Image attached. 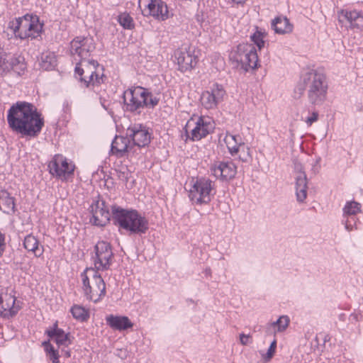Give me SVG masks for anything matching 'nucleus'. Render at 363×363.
Returning a JSON list of instances; mask_svg holds the SVG:
<instances>
[{
  "mask_svg": "<svg viewBox=\"0 0 363 363\" xmlns=\"http://www.w3.org/2000/svg\"><path fill=\"white\" fill-rule=\"evenodd\" d=\"M9 128L23 136L37 137L44 126V119L35 106L26 101H17L7 111Z\"/></svg>",
  "mask_w": 363,
  "mask_h": 363,
  "instance_id": "obj_1",
  "label": "nucleus"
},
{
  "mask_svg": "<svg viewBox=\"0 0 363 363\" xmlns=\"http://www.w3.org/2000/svg\"><path fill=\"white\" fill-rule=\"evenodd\" d=\"M301 81L303 87L298 86L295 93L298 91L299 96L303 90L306 91L308 102L313 106L322 105L327 99L328 85L325 74L318 69H311L303 74Z\"/></svg>",
  "mask_w": 363,
  "mask_h": 363,
  "instance_id": "obj_2",
  "label": "nucleus"
},
{
  "mask_svg": "<svg viewBox=\"0 0 363 363\" xmlns=\"http://www.w3.org/2000/svg\"><path fill=\"white\" fill-rule=\"evenodd\" d=\"M112 220L114 225L131 234H145L149 228L147 219L138 211L125 209L116 205L112 206Z\"/></svg>",
  "mask_w": 363,
  "mask_h": 363,
  "instance_id": "obj_3",
  "label": "nucleus"
},
{
  "mask_svg": "<svg viewBox=\"0 0 363 363\" xmlns=\"http://www.w3.org/2000/svg\"><path fill=\"white\" fill-rule=\"evenodd\" d=\"M124 109L131 113H140V109L154 108L160 102V99L147 89L142 86L128 88L123 94Z\"/></svg>",
  "mask_w": 363,
  "mask_h": 363,
  "instance_id": "obj_4",
  "label": "nucleus"
},
{
  "mask_svg": "<svg viewBox=\"0 0 363 363\" xmlns=\"http://www.w3.org/2000/svg\"><path fill=\"white\" fill-rule=\"evenodd\" d=\"M99 62L94 60H79L74 68L75 77L86 87H89L91 84L99 85L104 82V74L99 76Z\"/></svg>",
  "mask_w": 363,
  "mask_h": 363,
  "instance_id": "obj_5",
  "label": "nucleus"
},
{
  "mask_svg": "<svg viewBox=\"0 0 363 363\" xmlns=\"http://www.w3.org/2000/svg\"><path fill=\"white\" fill-rule=\"evenodd\" d=\"M214 182L208 178H197L189 191V197L196 204L208 203L216 194Z\"/></svg>",
  "mask_w": 363,
  "mask_h": 363,
  "instance_id": "obj_6",
  "label": "nucleus"
},
{
  "mask_svg": "<svg viewBox=\"0 0 363 363\" xmlns=\"http://www.w3.org/2000/svg\"><path fill=\"white\" fill-rule=\"evenodd\" d=\"M93 273L91 282L86 274V270L81 274L82 288L86 298L97 303L106 296V284L97 272L93 271Z\"/></svg>",
  "mask_w": 363,
  "mask_h": 363,
  "instance_id": "obj_7",
  "label": "nucleus"
},
{
  "mask_svg": "<svg viewBox=\"0 0 363 363\" xmlns=\"http://www.w3.org/2000/svg\"><path fill=\"white\" fill-rule=\"evenodd\" d=\"M233 58L240 64L241 67L246 72L250 69H255L257 67L258 56L252 44H239L237 46Z\"/></svg>",
  "mask_w": 363,
  "mask_h": 363,
  "instance_id": "obj_8",
  "label": "nucleus"
},
{
  "mask_svg": "<svg viewBox=\"0 0 363 363\" xmlns=\"http://www.w3.org/2000/svg\"><path fill=\"white\" fill-rule=\"evenodd\" d=\"M94 266L98 270H107L111 264L113 252L111 245L104 240L99 241L94 246Z\"/></svg>",
  "mask_w": 363,
  "mask_h": 363,
  "instance_id": "obj_9",
  "label": "nucleus"
},
{
  "mask_svg": "<svg viewBox=\"0 0 363 363\" xmlns=\"http://www.w3.org/2000/svg\"><path fill=\"white\" fill-rule=\"evenodd\" d=\"M96 48L94 40L91 36H77L70 43V52L72 55H77L80 60H89L91 52Z\"/></svg>",
  "mask_w": 363,
  "mask_h": 363,
  "instance_id": "obj_10",
  "label": "nucleus"
},
{
  "mask_svg": "<svg viewBox=\"0 0 363 363\" xmlns=\"http://www.w3.org/2000/svg\"><path fill=\"white\" fill-rule=\"evenodd\" d=\"M225 91L222 85L213 84L209 90L202 92L200 96L201 105L206 109H214L223 100Z\"/></svg>",
  "mask_w": 363,
  "mask_h": 363,
  "instance_id": "obj_11",
  "label": "nucleus"
},
{
  "mask_svg": "<svg viewBox=\"0 0 363 363\" xmlns=\"http://www.w3.org/2000/svg\"><path fill=\"white\" fill-rule=\"evenodd\" d=\"M89 212L92 215L90 222L96 226L103 227L110 220L112 212L110 213L106 202L103 200H96L90 206Z\"/></svg>",
  "mask_w": 363,
  "mask_h": 363,
  "instance_id": "obj_12",
  "label": "nucleus"
},
{
  "mask_svg": "<svg viewBox=\"0 0 363 363\" xmlns=\"http://www.w3.org/2000/svg\"><path fill=\"white\" fill-rule=\"evenodd\" d=\"M126 135L133 142V147H143L150 143V133L145 125L140 123L130 125L126 130Z\"/></svg>",
  "mask_w": 363,
  "mask_h": 363,
  "instance_id": "obj_13",
  "label": "nucleus"
},
{
  "mask_svg": "<svg viewBox=\"0 0 363 363\" xmlns=\"http://www.w3.org/2000/svg\"><path fill=\"white\" fill-rule=\"evenodd\" d=\"M74 167V164L69 163L67 159L61 155H55L48 164L50 173L52 175L64 179L73 174Z\"/></svg>",
  "mask_w": 363,
  "mask_h": 363,
  "instance_id": "obj_14",
  "label": "nucleus"
},
{
  "mask_svg": "<svg viewBox=\"0 0 363 363\" xmlns=\"http://www.w3.org/2000/svg\"><path fill=\"white\" fill-rule=\"evenodd\" d=\"M194 52V49L186 45L182 46L175 52L179 69L181 72H184L196 67L198 60L197 56Z\"/></svg>",
  "mask_w": 363,
  "mask_h": 363,
  "instance_id": "obj_15",
  "label": "nucleus"
},
{
  "mask_svg": "<svg viewBox=\"0 0 363 363\" xmlns=\"http://www.w3.org/2000/svg\"><path fill=\"white\" fill-rule=\"evenodd\" d=\"M212 175L222 181H229L235 177L237 167L231 160L216 162L210 167Z\"/></svg>",
  "mask_w": 363,
  "mask_h": 363,
  "instance_id": "obj_16",
  "label": "nucleus"
},
{
  "mask_svg": "<svg viewBox=\"0 0 363 363\" xmlns=\"http://www.w3.org/2000/svg\"><path fill=\"white\" fill-rule=\"evenodd\" d=\"M340 23H349V27L358 30H363V13L357 10L342 9L337 11Z\"/></svg>",
  "mask_w": 363,
  "mask_h": 363,
  "instance_id": "obj_17",
  "label": "nucleus"
},
{
  "mask_svg": "<svg viewBox=\"0 0 363 363\" xmlns=\"http://www.w3.org/2000/svg\"><path fill=\"white\" fill-rule=\"evenodd\" d=\"M143 12L145 16H152L159 21H165L170 17L167 5L162 0H150L147 9Z\"/></svg>",
  "mask_w": 363,
  "mask_h": 363,
  "instance_id": "obj_18",
  "label": "nucleus"
},
{
  "mask_svg": "<svg viewBox=\"0 0 363 363\" xmlns=\"http://www.w3.org/2000/svg\"><path fill=\"white\" fill-rule=\"evenodd\" d=\"M296 176V195L298 202H303L307 196V177L303 166L299 162L294 163Z\"/></svg>",
  "mask_w": 363,
  "mask_h": 363,
  "instance_id": "obj_19",
  "label": "nucleus"
},
{
  "mask_svg": "<svg viewBox=\"0 0 363 363\" xmlns=\"http://www.w3.org/2000/svg\"><path fill=\"white\" fill-rule=\"evenodd\" d=\"M33 16V14L27 13L22 17L16 18L9 22V28L13 30L16 37L22 40L26 39L28 34H26V30Z\"/></svg>",
  "mask_w": 363,
  "mask_h": 363,
  "instance_id": "obj_20",
  "label": "nucleus"
},
{
  "mask_svg": "<svg viewBox=\"0 0 363 363\" xmlns=\"http://www.w3.org/2000/svg\"><path fill=\"white\" fill-rule=\"evenodd\" d=\"M14 296L6 294L0 296V315L9 319L15 316L19 311V307L15 305Z\"/></svg>",
  "mask_w": 363,
  "mask_h": 363,
  "instance_id": "obj_21",
  "label": "nucleus"
},
{
  "mask_svg": "<svg viewBox=\"0 0 363 363\" xmlns=\"http://www.w3.org/2000/svg\"><path fill=\"white\" fill-rule=\"evenodd\" d=\"M133 145L130 144L129 138L121 135H116L111 143V154L118 158L123 157L126 153L131 151Z\"/></svg>",
  "mask_w": 363,
  "mask_h": 363,
  "instance_id": "obj_22",
  "label": "nucleus"
},
{
  "mask_svg": "<svg viewBox=\"0 0 363 363\" xmlns=\"http://www.w3.org/2000/svg\"><path fill=\"white\" fill-rule=\"evenodd\" d=\"M26 69L25 59L23 56L11 57L6 59V56L3 57L2 66L1 67V74L4 72H9L12 69L18 74H21Z\"/></svg>",
  "mask_w": 363,
  "mask_h": 363,
  "instance_id": "obj_23",
  "label": "nucleus"
},
{
  "mask_svg": "<svg viewBox=\"0 0 363 363\" xmlns=\"http://www.w3.org/2000/svg\"><path fill=\"white\" fill-rule=\"evenodd\" d=\"M213 128L210 118L208 120L200 117L196 123V126L191 130V140H199L210 133Z\"/></svg>",
  "mask_w": 363,
  "mask_h": 363,
  "instance_id": "obj_24",
  "label": "nucleus"
},
{
  "mask_svg": "<svg viewBox=\"0 0 363 363\" xmlns=\"http://www.w3.org/2000/svg\"><path fill=\"white\" fill-rule=\"evenodd\" d=\"M106 321L112 329L120 331L130 328L133 325L127 316L109 315L106 317Z\"/></svg>",
  "mask_w": 363,
  "mask_h": 363,
  "instance_id": "obj_25",
  "label": "nucleus"
},
{
  "mask_svg": "<svg viewBox=\"0 0 363 363\" xmlns=\"http://www.w3.org/2000/svg\"><path fill=\"white\" fill-rule=\"evenodd\" d=\"M225 143L231 155H235L240 152L241 150L243 151L245 149V145L242 141V138L240 135H234L231 134H227L225 137Z\"/></svg>",
  "mask_w": 363,
  "mask_h": 363,
  "instance_id": "obj_26",
  "label": "nucleus"
},
{
  "mask_svg": "<svg viewBox=\"0 0 363 363\" xmlns=\"http://www.w3.org/2000/svg\"><path fill=\"white\" fill-rule=\"evenodd\" d=\"M272 28L278 34L289 33L293 30V26L286 17L278 16L272 22Z\"/></svg>",
  "mask_w": 363,
  "mask_h": 363,
  "instance_id": "obj_27",
  "label": "nucleus"
},
{
  "mask_svg": "<svg viewBox=\"0 0 363 363\" xmlns=\"http://www.w3.org/2000/svg\"><path fill=\"white\" fill-rule=\"evenodd\" d=\"M0 209L8 214L13 213L15 209L14 198L4 190L0 191Z\"/></svg>",
  "mask_w": 363,
  "mask_h": 363,
  "instance_id": "obj_28",
  "label": "nucleus"
},
{
  "mask_svg": "<svg viewBox=\"0 0 363 363\" xmlns=\"http://www.w3.org/2000/svg\"><path fill=\"white\" fill-rule=\"evenodd\" d=\"M24 247L34 253L35 256L40 257L43 253V247H39V241L33 235L30 234L25 237L23 241Z\"/></svg>",
  "mask_w": 363,
  "mask_h": 363,
  "instance_id": "obj_29",
  "label": "nucleus"
},
{
  "mask_svg": "<svg viewBox=\"0 0 363 363\" xmlns=\"http://www.w3.org/2000/svg\"><path fill=\"white\" fill-rule=\"evenodd\" d=\"M50 333L51 335L48 337L51 340L55 342L58 347H67L72 342L69 333H65L63 330H57L55 333Z\"/></svg>",
  "mask_w": 363,
  "mask_h": 363,
  "instance_id": "obj_30",
  "label": "nucleus"
},
{
  "mask_svg": "<svg viewBox=\"0 0 363 363\" xmlns=\"http://www.w3.org/2000/svg\"><path fill=\"white\" fill-rule=\"evenodd\" d=\"M42 29L43 24L40 23L38 16L34 15L33 18H32L26 30V34H28V38H30L32 39H35L38 38L41 33Z\"/></svg>",
  "mask_w": 363,
  "mask_h": 363,
  "instance_id": "obj_31",
  "label": "nucleus"
},
{
  "mask_svg": "<svg viewBox=\"0 0 363 363\" xmlns=\"http://www.w3.org/2000/svg\"><path fill=\"white\" fill-rule=\"evenodd\" d=\"M117 21L124 29L133 30L135 28L133 18L126 12L120 13Z\"/></svg>",
  "mask_w": 363,
  "mask_h": 363,
  "instance_id": "obj_32",
  "label": "nucleus"
},
{
  "mask_svg": "<svg viewBox=\"0 0 363 363\" xmlns=\"http://www.w3.org/2000/svg\"><path fill=\"white\" fill-rule=\"evenodd\" d=\"M73 317L79 321H86L89 318V312L82 306L74 305L70 310Z\"/></svg>",
  "mask_w": 363,
  "mask_h": 363,
  "instance_id": "obj_33",
  "label": "nucleus"
},
{
  "mask_svg": "<svg viewBox=\"0 0 363 363\" xmlns=\"http://www.w3.org/2000/svg\"><path fill=\"white\" fill-rule=\"evenodd\" d=\"M360 203L356 201H348L343 208V217L354 216L360 211Z\"/></svg>",
  "mask_w": 363,
  "mask_h": 363,
  "instance_id": "obj_34",
  "label": "nucleus"
},
{
  "mask_svg": "<svg viewBox=\"0 0 363 363\" xmlns=\"http://www.w3.org/2000/svg\"><path fill=\"white\" fill-rule=\"evenodd\" d=\"M56 60L52 53H43L41 56L40 67L46 70L52 69L55 66Z\"/></svg>",
  "mask_w": 363,
  "mask_h": 363,
  "instance_id": "obj_35",
  "label": "nucleus"
},
{
  "mask_svg": "<svg viewBox=\"0 0 363 363\" xmlns=\"http://www.w3.org/2000/svg\"><path fill=\"white\" fill-rule=\"evenodd\" d=\"M43 345L45 347V350L48 356L49 359L52 363H59V354L57 350L50 344V340L45 341L43 342Z\"/></svg>",
  "mask_w": 363,
  "mask_h": 363,
  "instance_id": "obj_36",
  "label": "nucleus"
},
{
  "mask_svg": "<svg viewBox=\"0 0 363 363\" xmlns=\"http://www.w3.org/2000/svg\"><path fill=\"white\" fill-rule=\"evenodd\" d=\"M264 33L259 30H257L250 36L252 41L257 46L259 50H261L264 46Z\"/></svg>",
  "mask_w": 363,
  "mask_h": 363,
  "instance_id": "obj_37",
  "label": "nucleus"
},
{
  "mask_svg": "<svg viewBox=\"0 0 363 363\" xmlns=\"http://www.w3.org/2000/svg\"><path fill=\"white\" fill-rule=\"evenodd\" d=\"M342 223L345 225V229L349 232L357 228V219L354 216L343 217Z\"/></svg>",
  "mask_w": 363,
  "mask_h": 363,
  "instance_id": "obj_38",
  "label": "nucleus"
},
{
  "mask_svg": "<svg viewBox=\"0 0 363 363\" xmlns=\"http://www.w3.org/2000/svg\"><path fill=\"white\" fill-rule=\"evenodd\" d=\"M289 318L286 315L281 316L277 321L273 322L275 328H277L278 332L284 331L289 325Z\"/></svg>",
  "mask_w": 363,
  "mask_h": 363,
  "instance_id": "obj_39",
  "label": "nucleus"
},
{
  "mask_svg": "<svg viewBox=\"0 0 363 363\" xmlns=\"http://www.w3.org/2000/svg\"><path fill=\"white\" fill-rule=\"evenodd\" d=\"M276 347H277V340H274L272 342V343L270 344V346H269L266 354L263 355L264 359H265L266 361L270 360L272 358V357L274 356V354L276 350Z\"/></svg>",
  "mask_w": 363,
  "mask_h": 363,
  "instance_id": "obj_40",
  "label": "nucleus"
},
{
  "mask_svg": "<svg viewBox=\"0 0 363 363\" xmlns=\"http://www.w3.org/2000/svg\"><path fill=\"white\" fill-rule=\"evenodd\" d=\"M238 153L239 159L244 162H247L251 158V155L250 154V148L247 146H245L244 151L241 150Z\"/></svg>",
  "mask_w": 363,
  "mask_h": 363,
  "instance_id": "obj_41",
  "label": "nucleus"
},
{
  "mask_svg": "<svg viewBox=\"0 0 363 363\" xmlns=\"http://www.w3.org/2000/svg\"><path fill=\"white\" fill-rule=\"evenodd\" d=\"M240 343L242 345H247L250 343H252V339H251V336L250 335H245L244 333H241L240 335Z\"/></svg>",
  "mask_w": 363,
  "mask_h": 363,
  "instance_id": "obj_42",
  "label": "nucleus"
},
{
  "mask_svg": "<svg viewBox=\"0 0 363 363\" xmlns=\"http://www.w3.org/2000/svg\"><path fill=\"white\" fill-rule=\"evenodd\" d=\"M318 119V113L317 111H314L312 113L311 116L307 118L306 122L308 125H311L314 122L317 121Z\"/></svg>",
  "mask_w": 363,
  "mask_h": 363,
  "instance_id": "obj_43",
  "label": "nucleus"
},
{
  "mask_svg": "<svg viewBox=\"0 0 363 363\" xmlns=\"http://www.w3.org/2000/svg\"><path fill=\"white\" fill-rule=\"evenodd\" d=\"M275 326L273 325V323H269L265 326V333L267 335L275 334Z\"/></svg>",
  "mask_w": 363,
  "mask_h": 363,
  "instance_id": "obj_44",
  "label": "nucleus"
},
{
  "mask_svg": "<svg viewBox=\"0 0 363 363\" xmlns=\"http://www.w3.org/2000/svg\"><path fill=\"white\" fill-rule=\"evenodd\" d=\"M57 330H62L61 328H58V323H57V321H56L53 325L52 327H50V328L47 329L45 330V334L48 335V336H50V335H51V333L50 332H53L55 333V331H57Z\"/></svg>",
  "mask_w": 363,
  "mask_h": 363,
  "instance_id": "obj_45",
  "label": "nucleus"
},
{
  "mask_svg": "<svg viewBox=\"0 0 363 363\" xmlns=\"http://www.w3.org/2000/svg\"><path fill=\"white\" fill-rule=\"evenodd\" d=\"M65 347H63V348H62V355L65 356L66 357H69L71 356V352L69 350H67L65 348Z\"/></svg>",
  "mask_w": 363,
  "mask_h": 363,
  "instance_id": "obj_46",
  "label": "nucleus"
},
{
  "mask_svg": "<svg viewBox=\"0 0 363 363\" xmlns=\"http://www.w3.org/2000/svg\"><path fill=\"white\" fill-rule=\"evenodd\" d=\"M118 177L121 179L124 180L125 182H128V175L125 174V172H121Z\"/></svg>",
  "mask_w": 363,
  "mask_h": 363,
  "instance_id": "obj_47",
  "label": "nucleus"
},
{
  "mask_svg": "<svg viewBox=\"0 0 363 363\" xmlns=\"http://www.w3.org/2000/svg\"><path fill=\"white\" fill-rule=\"evenodd\" d=\"M234 3H236L238 4H242L245 2V0H232Z\"/></svg>",
  "mask_w": 363,
  "mask_h": 363,
  "instance_id": "obj_48",
  "label": "nucleus"
},
{
  "mask_svg": "<svg viewBox=\"0 0 363 363\" xmlns=\"http://www.w3.org/2000/svg\"><path fill=\"white\" fill-rule=\"evenodd\" d=\"M210 271H211L210 269L206 270V273H210Z\"/></svg>",
  "mask_w": 363,
  "mask_h": 363,
  "instance_id": "obj_49",
  "label": "nucleus"
}]
</instances>
